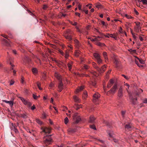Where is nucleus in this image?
Returning a JSON list of instances; mask_svg holds the SVG:
<instances>
[{"label":"nucleus","instance_id":"nucleus-1","mask_svg":"<svg viewBox=\"0 0 147 147\" xmlns=\"http://www.w3.org/2000/svg\"><path fill=\"white\" fill-rule=\"evenodd\" d=\"M51 135H46L43 137V143L46 146L51 144L53 140L51 137Z\"/></svg>","mask_w":147,"mask_h":147},{"label":"nucleus","instance_id":"nucleus-2","mask_svg":"<svg viewBox=\"0 0 147 147\" xmlns=\"http://www.w3.org/2000/svg\"><path fill=\"white\" fill-rule=\"evenodd\" d=\"M55 76L57 79L59 80V83L58 85V87L59 89L58 91L61 92L63 89V85L62 82V79L60 75L57 73H55Z\"/></svg>","mask_w":147,"mask_h":147},{"label":"nucleus","instance_id":"nucleus-3","mask_svg":"<svg viewBox=\"0 0 147 147\" xmlns=\"http://www.w3.org/2000/svg\"><path fill=\"white\" fill-rule=\"evenodd\" d=\"M102 38L103 37L102 36L95 37V42H94V44L100 47L105 46V44L103 43H101L98 42V41L101 40V39L100 38Z\"/></svg>","mask_w":147,"mask_h":147},{"label":"nucleus","instance_id":"nucleus-4","mask_svg":"<svg viewBox=\"0 0 147 147\" xmlns=\"http://www.w3.org/2000/svg\"><path fill=\"white\" fill-rule=\"evenodd\" d=\"M73 119L74 120L75 123H78L81 120V118L80 116L77 113H75L73 116Z\"/></svg>","mask_w":147,"mask_h":147},{"label":"nucleus","instance_id":"nucleus-5","mask_svg":"<svg viewBox=\"0 0 147 147\" xmlns=\"http://www.w3.org/2000/svg\"><path fill=\"white\" fill-rule=\"evenodd\" d=\"M93 55L97 60L98 64H100L102 63V61L100 59V55L98 54L97 53H95L93 54Z\"/></svg>","mask_w":147,"mask_h":147},{"label":"nucleus","instance_id":"nucleus-6","mask_svg":"<svg viewBox=\"0 0 147 147\" xmlns=\"http://www.w3.org/2000/svg\"><path fill=\"white\" fill-rule=\"evenodd\" d=\"M41 129L42 130V131L44 132L45 134H50L51 133V128L47 127H42Z\"/></svg>","mask_w":147,"mask_h":147},{"label":"nucleus","instance_id":"nucleus-7","mask_svg":"<svg viewBox=\"0 0 147 147\" xmlns=\"http://www.w3.org/2000/svg\"><path fill=\"white\" fill-rule=\"evenodd\" d=\"M117 88V85L115 84L113 88L108 91L107 93V94L108 95L109 94H114L115 92V91Z\"/></svg>","mask_w":147,"mask_h":147},{"label":"nucleus","instance_id":"nucleus-8","mask_svg":"<svg viewBox=\"0 0 147 147\" xmlns=\"http://www.w3.org/2000/svg\"><path fill=\"white\" fill-rule=\"evenodd\" d=\"M133 126L131 123L125 124V128L126 131H131L133 128Z\"/></svg>","mask_w":147,"mask_h":147},{"label":"nucleus","instance_id":"nucleus-9","mask_svg":"<svg viewBox=\"0 0 147 147\" xmlns=\"http://www.w3.org/2000/svg\"><path fill=\"white\" fill-rule=\"evenodd\" d=\"M126 89L127 92L128 93L130 99L131 100V102L133 104H135L136 103V101L137 100V98H133L132 95L130 94V93L128 91L127 89L126 88Z\"/></svg>","mask_w":147,"mask_h":147},{"label":"nucleus","instance_id":"nucleus-10","mask_svg":"<svg viewBox=\"0 0 147 147\" xmlns=\"http://www.w3.org/2000/svg\"><path fill=\"white\" fill-rule=\"evenodd\" d=\"M100 97V95L98 93H95L93 96V101L94 102L98 101L99 98Z\"/></svg>","mask_w":147,"mask_h":147},{"label":"nucleus","instance_id":"nucleus-11","mask_svg":"<svg viewBox=\"0 0 147 147\" xmlns=\"http://www.w3.org/2000/svg\"><path fill=\"white\" fill-rule=\"evenodd\" d=\"M123 93L122 89L121 88H120L119 89L118 93V98L119 99L121 98L123 96Z\"/></svg>","mask_w":147,"mask_h":147},{"label":"nucleus","instance_id":"nucleus-12","mask_svg":"<svg viewBox=\"0 0 147 147\" xmlns=\"http://www.w3.org/2000/svg\"><path fill=\"white\" fill-rule=\"evenodd\" d=\"M11 128V130L14 131L17 134L18 133V131L16 128V127L13 124H12Z\"/></svg>","mask_w":147,"mask_h":147},{"label":"nucleus","instance_id":"nucleus-13","mask_svg":"<svg viewBox=\"0 0 147 147\" xmlns=\"http://www.w3.org/2000/svg\"><path fill=\"white\" fill-rule=\"evenodd\" d=\"M31 59L28 57H25L24 59V63H30L31 61Z\"/></svg>","mask_w":147,"mask_h":147},{"label":"nucleus","instance_id":"nucleus-14","mask_svg":"<svg viewBox=\"0 0 147 147\" xmlns=\"http://www.w3.org/2000/svg\"><path fill=\"white\" fill-rule=\"evenodd\" d=\"M95 118L93 116H91L90 117L89 121L90 123H95Z\"/></svg>","mask_w":147,"mask_h":147},{"label":"nucleus","instance_id":"nucleus-15","mask_svg":"<svg viewBox=\"0 0 147 147\" xmlns=\"http://www.w3.org/2000/svg\"><path fill=\"white\" fill-rule=\"evenodd\" d=\"M93 65L94 67L96 69L98 72H101V69L99 68L98 66L96 65V64L95 63H93Z\"/></svg>","mask_w":147,"mask_h":147},{"label":"nucleus","instance_id":"nucleus-16","mask_svg":"<svg viewBox=\"0 0 147 147\" xmlns=\"http://www.w3.org/2000/svg\"><path fill=\"white\" fill-rule=\"evenodd\" d=\"M114 82L113 79H111L109 82V84H108L107 85V87L108 88H110L112 85L114 84Z\"/></svg>","mask_w":147,"mask_h":147},{"label":"nucleus","instance_id":"nucleus-17","mask_svg":"<svg viewBox=\"0 0 147 147\" xmlns=\"http://www.w3.org/2000/svg\"><path fill=\"white\" fill-rule=\"evenodd\" d=\"M19 98L20 99V100H22V101L24 104L25 105H27L28 102V101L26 100L24 98L22 97H20Z\"/></svg>","mask_w":147,"mask_h":147},{"label":"nucleus","instance_id":"nucleus-18","mask_svg":"<svg viewBox=\"0 0 147 147\" xmlns=\"http://www.w3.org/2000/svg\"><path fill=\"white\" fill-rule=\"evenodd\" d=\"M19 98L20 99V100H22V101L24 104L25 105H27L28 102V101L26 100L24 98L22 97H20Z\"/></svg>","mask_w":147,"mask_h":147},{"label":"nucleus","instance_id":"nucleus-19","mask_svg":"<svg viewBox=\"0 0 147 147\" xmlns=\"http://www.w3.org/2000/svg\"><path fill=\"white\" fill-rule=\"evenodd\" d=\"M108 35L111 37L113 38L115 40H117V34H108Z\"/></svg>","mask_w":147,"mask_h":147},{"label":"nucleus","instance_id":"nucleus-20","mask_svg":"<svg viewBox=\"0 0 147 147\" xmlns=\"http://www.w3.org/2000/svg\"><path fill=\"white\" fill-rule=\"evenodd\" d=\"M107 132L110 138H113V134L112 131L108 130Z\"/></svg>","mask_w":147,"mask_h":147},{"label":"nucleus","instance_id":"nucleus-21","mask_svg":"<svg viewBox=\"0 0 147 147\" xmlns=\"http://www.w3.org/2000/svg\"><path fill=\"white\" fill-rule=\"evenodd\" d=\"M84 87L83 86H81V87H80L78 88L76 91V93H78L80 91L83 90L84 89Z\"/></svg>","mask_w":147,"mask_h":147},{"label":"nucleus","instance_id":"nucleus-22","mask_svg":"<svg viewBox=\"0 0 147 147\" xmlns=\"http://www.w3.org/2000/svg\"><path fill=\"white\" fill-rule=\"evenodd\" d=\"M74 43L75 44L76 47L77 48H78L80 46V44L79 41L77 40H74Z\"/></svg>","mask_w":147,"mask_h":147},{"label":"nucleus","instance_id":"nucleus-23","mask_svg":"<svg viewBox=\"0 0 147 147\" xmlns=\"http://www.w3.org/2000/svg\"><path fill=\"white\" fill-rule=\"evenodd\" d=\"M103 55L105 59V61L106 62V60H107L108 59L107 53L105 52H104L103 53Z\"/></svg>","mask_w":147,"mask_h":147},{"label":"nucleus","instance_id":"nucleus-24","mask_svg":"<svg viewBox=\"0 0 147 147\" xmlns=\"http://www.w3.org/2000/svg\"><path fill=\"white\" fill-rule=\"evenodd\" d=\"M3 102H4L6 103H9L11 107H12L13 105V102L12 101H7L6 100H3Z\"/></svg>","mask_w":147,"mask_h":147},{"label":"nucleus","instance_id":"nucleus-25","mask_svg":"<svg viewBox=\"0 0 147 147\" xmlns=\"http://www.w3.org/2000/svg\"><path fill=\"white\" fill-rule=\"evenodd\" d=\"M73 64L72 62H70L69 63H68L67 64V66L69 68V70L70 71L72 67V65Z\"/></svg>","mask_w":147,"mask_h":147},{"label":"nucleus","instance_id":"nucleus-26","mask_svg":"<svg viewBox=\"0 0 147 147\" xmlns=\"http://www.w3.org/2000/svg\"><path fill=\"white\" fill-rule=\"evenodd\" d=\"M96 7L97 8H101L102 6L101 4L100 3H97L95 4Z\"/></svg>","mask_w":147,"mask_h":147},{"label":"nucleus","instance_id":"nucleus-27","mask_svg":"<svg viewBox=\"0 0 147 147\" xmlns=\"http://www.w3.org/2000/svg\"><path fill=\"white\" fill-rule=\"evenodd\" d=\"M3 40L5 43V45L8 47L10 46V43L7 40L5 39H3Z\"/></svg>","mask_w":147,"mask_h":147},{"label":"nucleus","instance_id":"nucleus-28","mask_svg":"<svg viewBox=\"0 0 147 147\" xmlns=\"http://www.w3.org/2000/svg\"><path fill=\"white\" fill-rule=\"evenodd\" d=\"M114 63L116 65V68H118L119 67V62L116 59L115 60Z\"/></svg>","mask_w":147,"mask_h":147},{"label":"nucleus","instance_id":"nucleus-29","mask_svg":"<svg viewBox=\"0 0 147 147\" xmlns=\"http://www.w3.org/2000/svg\"><path fill=\"white\" fill-rule=\"evenodd\" d=\"M32 71L33 74H36L38 72V70L36 68H33L32 69Z\"/></svg>","mask_w":147,"mask_h":147},{"label":"nucleus","instance_id":"nucleus-30","mask_svg":"<svg viewBox=\"0 0 147 147\" xmlns=\"http://www.w3.org/2000/svg\"><path fill=\"white\" fill-rule=\"evenodd\" d=\"M106 68V65H104L102 66L101 69L100 68L101 70V72H99L100 73H102L104 72L105 70V69Z\"/></svg>","mask_w":147,"mask_h":147},{"label":"nucleus","instance_id":"nucleus-31","mask_svg":"<svg viewBox=\"0 0 147 147\" xmlns=\"http://www.w3.org/2000/svg\"><path fill=\"white\" fill-rule=\"evenodd\" d=\"M87 96V93L86 92H84V94L82 96L83 99H86Z\"/></svg>","mask_w":147,"mask_h":147},{"label":"nucleus","instance_id":"nucleus-32","mask_svg":"<svg viewBox=\"0 0 147 147\" xmlns=\"http://www.w3.org/2000/svg\"><path fill=\"white\" fill-rule=\"evenodd\" d=\"M74 101L76 102H79L80 99H79L76 96H74Z\"/></svg>","mask_w":147,"mask_h":147},{"label":"nucleus","instance_id":"nucleus-33","mask_svg":"<svg viewBox=\"0 0 147 147\" xmlns=\"http://www.w3.org/2000/svg\"><path fill=\"white\" fill-rule=\"evenodd\" d=\"M36 121L40 125H42L43 124L42 122L40 120L38 119H36Z\"/></svg>","mask_w":147,"mask_h":147},{"label":"nucleus","instance_id":"nucleus-34","mask_svg":"<svg viewBox=\"0 0 147 147\" xmlns=\"http://www.w3.org/2000/svg\"><path fill=\"white\" fill-rule=\"evenodd\" d=\"M81 52L79 51H76L75 52V56L77 57H78L80 54Z\"/></svg>","mask_w":147,"mask_h":147},{"label":"nucleus","instance_id":"nucleus-35","mask_svg":"<svg viewBox=\"0 0 147 147\" xmlns=\"http://www.w3.org/2000/svg\"><path fill=\"white\" fill-rule=\"evenodd\" d=\"M137 58L139 60V62L141 64H144V61L142 59H140L138 58L137 57Z\"/></svg>","mask_w":147,"mask_h":147},{"label":"nucleus","instance_id":"nucleus-36","mask_svg":"<svg viewBox=\"0 0 147 147\" xmlns=\"http://www.w3.org/2000/svg\"><path fill=\"white\" fill-rule=\"evenodd\" d=\"M140 2H142L143 4L147 5V0H142Z\"/></svg>","mask_w":147,"mask_h":147},{"label":"nucleus","instance_id":"nucleus-37","mask_svg":"<svg viewBox=\"0 0 147 147\" xmlns=\"http://www.w3.org/2000/svg\"><path fill=\"white\" fill-rule=\"evenodd\" d=\"M64 121L65 124H67L69 121L67 117H66Z\"/></svg>","mask_w":147,"mask_h":147},{"label":"nucleus","instance_id":"nucleus-38","mask_svg":"<svg viewBox=\"0 0 147 147\" xmlns=\"http://www.w3.org/2000/svg\"><path fill=\"white\" fill-rule=\"evenodd\" d=\"M141 28L140 27H137L135 28V31L137 32H139V30Z\"/></svg>","mask_w":147,"mask_h":147},{"label":"nucleus","instance_id":"nucleus-39","mask_svg":"<svg viewBox=\"0 0 147 147\" xmlns=\"http://www.w3.org/2000/svg\"><path fill=\"white\" fill-rule=\"evenodd\" d=\"M21 116L22 117H23V118H26L27 117V115L24 114L21 115Z\"/></svg>","mask_w":147,"mask_h":147},{"label":"nucleus","instance_id":"nucleus-40","mask_svg":"<svg viewBox=\"0 0 147 147\" xmlns=\"http://www.w3.org/2000/svg\"><path fill=\"white\" fill-rule=\"evenodd\" d=\"M125 16L128 19H131L132 18V17L127 14H125Z\"/></svg>","mask_w":147,"mask_h":147},{"label":"nucleus","instance_id":"nucleus-41","mask_svg":"<svg viewBox=\"0 0 147 147\" xmlns=\"http://www.w3.org/2000/svg\"><path fill=\"white\" fill-rule=\"evenodd\" d=\"M129 51L131 53H135L136 52V50H132L131 49H130L129 50Z\"/></svg>","mask_w":147,"mask_h":147},{"label":"nucleus","instance_id":"nucleus-42","mask_svg":"<svg viewBox=\"0 0 147 147\" xmlns=\"http://www.w3.org/2000/svg\"><path fill=\"white\" fill-rule=\"evenodd\" d=\"M76 108H75L77 110H78L80 108L82 107V106H79L78 105H76Z\"/></svg>","mask_w":147,"mask_h":147},{"label":"nucleus","instance_id":"nucleus-43","mask_svg":"<svg viewBox=\"0 0 147 147\" xmlns=\"http://www.w3.org/2000/svg\"><path fill=\"white\" fill-rule=\"evenodd\" d=\"M90 127L91 128H92V129H96L95 126L94 125H91L90 126Z\"/></svg>","mask_w":147,"mask_h":147},{"label":"nucleus","instance_id":"nucleus-44","mask_svg":"<svg viewBox=\"0 0 147 147\" xmlns=\"http://www.w3.org/2000/svg\"><path fill=\"white\" fill-rule=\"evenodd\" d=\"M69 22L72 25L76 26L77 24V23L76 22H74V23H73L72 22L70 21Z\"/></svg>","mask_w":147,"mask_h":147},{"label":"nucleus","instance_id":"nucleus-45","mask_svg":"<svg viewBox=\"0 0 147 147\" xmlns=\"http://www.w3.org/2000/svg\"><path fill=\"white\" fill-rule=\"evenodd\" d=\"M40 83H39L38 82L37 83V86L38 87V88L40 90H41L42 89V88H41L40 87Z\"/></svg>","mask_w":147,"mask_h":147},{"label":"nucleus","instance_id":"nucleus-46","mask_svg":"<svg viewBox=\"0 0 147 147\" xmlns=\"http://www.w3.org/2000/svg\"><path fill=\"white\" fill-rule=\"evenodd\" d=\"M122 76L127 80H128L129 79V77H128L127 76L124 74L122 75Z\"/></svg>","mask_w":147,"mask_h":147},{"label":"nucleus","instance_id":"nucleus-47","mask_svg":"<svg viewBox=\"0 0 147 147\" xmlns=\"http://www.w3.org/2000/svg\"><path fill=\"white\" fill-rule=\"evenodd\" d=\"M113 141L115 143H118L119 144V141L116 139H114Z\"/></svg>","mask_w":147,"mask_h":147},{"label":"nucleus","instance_id":"nucleus-48","mask_svg":"<svg viewBox=\"0 0 147 147\" xmlns=\"http://www.w3.org/2000/svg\"><path fill=\"white\" fill-rule=\"evenodd\" d=\"M69 131H70L71 132H74L75 131L74 129H70L69 130Z\"/></svg>","mask_w":147,"mask_h":147},{"label":"nucleus","instance_id":"nucleus-49","mask_svg":"<svg viewBox=\"0 0 147 147\" xmlns=\"http://www.w3.org/2000/svg\"><path fill=\"white\" fill-rule=\"evenodd\" d=\"M96 83L95 82H92V85L93 86H94V87H95L96 85Z\"/></svg>","mask_w":147,"mask_h":147},{"label":"nucleus","instance_id":"nucleus-50","mask_svg":"<svg viewBox=\"0 0 147 147\" xmlns=\"http://www.w3.org/2000/svg\"><path fill=\"white\" fill-rule=\"evenodd\" d=\"M33 97L35 99H36L38 98L37 96L35 95L34 94H33Z\"/></svg>","mask_w":147,"mask_h":147},{"label":"nucleus","instance_id":"nucleus-51","mask_svg":"<svg viewBox=\"0 0 147 147\" xmlns=\"http://www.w3.org/2000/svg\"><path fill=\"white\" fill-rule=\"evenodd\" d=\"M134 11L135 13V14L138 15L139 14V13L138 11L136 10L135 9H134Z\"/></svg>","mask_w":147,"mask_h":147},{"label":"nucleus","instance_id":"nucleus-52","mask_svg":"<svg viewBox=\"0 0 147 147\" xmlns=\"http://www.w3.org/2000/svg\"><path fill=\"white\" fill-rule=\"evenodd\" d=\"M10 65H11V69H10V70H12V69L13 70V66H14V65H13V64H12L11 62H10Z\"/></svg>","mask_w":147,"mask_h":147},{"label":"nucleus","instance_id":"nucleus-53","mask_svg":"<svg viewBox=\"0 0 147 147\" xmlns=\"http://www.w3.org/2000/svg\"><path fill=\"white\" fill-rule=\"evenodd\" d=\"M24 78L22 77L21 78V82L22 83H23L24 82Z\"/></svg>","mask_w":147,"mask_h":147},{"label":"nucleus","instance_id":"nucleus-54","mask_svg":"<svg viewBox=\"0 0 147 147\" xmlns=\"http://www.w3.org/2000/svg\"><path fill=\"white\" fill-rule=\"evenodd\" d=\"M125 111H121V114L123 117H124V115L125 114Z\"/></svg>","mask_w":147,"mask_h":147},{"label":"nucleus","instance_id":"nucleus-55","mask_svg":"<svg viewBox=\"0 0 147 147\" xmlns=\"http://www.w3.org/2000/svg\"><path fill=\"white\" fill-rule=\"evenodd\" d=\"M66 38L68 39L69 40H71V37L70 36H67L66 37Z\"/></svg>","mask_w":147,"mask_h":147},{"label":"nucleus","instance_id":"nucleus-56","mask_svg":"<svg viewBox=\"0 0 147 147\" xmlns=\"http://www.w3.org/2000/svg\"><path fill=\"white\" fill-rule=\"evenodd\" d=\"M78 9H79V10H82V6L80 5V4L78 5Z\"/></svg>","mask_w":147,"mask_h":147},{"label":"nucleus","instance_id":"nucleus-57","mask_svg":"<svg viewBox=\"0 0 147 147\" xmlns=\"http://www.w3.org/2000/svg\"><path fill=\"white\" fill-rule=\"evenodd\" d=\"M143 102L144 103H147V99L145 98L143 101Z\"/></svg>","mask_w":147,"mask_h":147},{"label":"nucleus","instance_id":"nucleus-58","mask_svg":"<svg viewBox=\"0 0 147 147\" xmlns=\"http://www.w3.org/2000/svg\"><path fill=\"white\" fill-rule=\"evenodd\" d=\"M84 68L86 69H87L88 68V66L86 65H84Z\"/></svg>","mask_w":147,"mask_h":147},{"label":"nucleus","instance_id":"nucleus-59","mask_svg":"<svg viewBox=\"0 0 147 147\" xmlns=\"http://www.w3.org/2000/svg\"><path fill=\"white\" fill-rule=\"evenodd\" d=\"M47 7V6L46 5H44L43 7V8L44 9H46Z\"/></svg>","mask_w":147,"mask_h":147},{"label":"nucleus","instance_id":"nucleus-60","mask_svg":"<svg viewBox=\"0 0 147 147\" xmlns=\"http://www.w3.org/2000/svg\"><path fill=\"white\" fill-rule=\"evenodd\" d=\"M135 23L136 24V25L137 26V27H140V23L138 22V23H137L136 22H135Z\"/></svg>","mask_w":147,"mask_h":147},{"label":"nucleus","instance_id":"nucleus-61","mask_svg":"<svg viewBox=\"0 0 147 147\" xmlns=\"http://www.w3.org/2000/svg\"><path fill=\"white\" fill-rule=\"evenodd\" d=\"M76 29L77 30V31L78 32H80V33L81 32L80 30L79 29V28L78 27H77V26H76Z\"/></svg>","mask_w":147,"mask_h":147},{"label":"nucleus","instance_id":"nucleus-62","mask_svg":"<svg viewBox=\"0 0 147 147\" xmlns=\"http://www.w3.org/2000/svg\"><path fill=\"white\" fill-rule=\"evenodd\" d=\"M27 105L29 107H30L31 106V105H32V104L30 102H28Z\"/></svg>","mask_w":147,"mask_h":147},{"label":"nucleus","instance_id":"nucleus-63","mask_svg":"<svg viewBox=\"0 0 147 147\" xmlns=\"http://www.w3.org/2000/svg\"><path fill=\"white\" fill-rule=\"evenodd\" d=\"M14 83V82L12 80H11V81L10 84L11 85H12Z\"/></svg>","mask_w":147,"mask_h":147},{"label":"nucleus","instance_id":"nucleus-64","mask_svg":"<svg viewBox=\"0 0 147 147\" xmlns=\"http://www.w3.org/2000/svg\"><path fill=\"white\" fill-rule=\"evenodd\" d=\"M35 108H36L34 106V105L33 106H32L31 108V110H34Z\"/></svg>","mask_w":147,"mask_h":147}]
</instances>
